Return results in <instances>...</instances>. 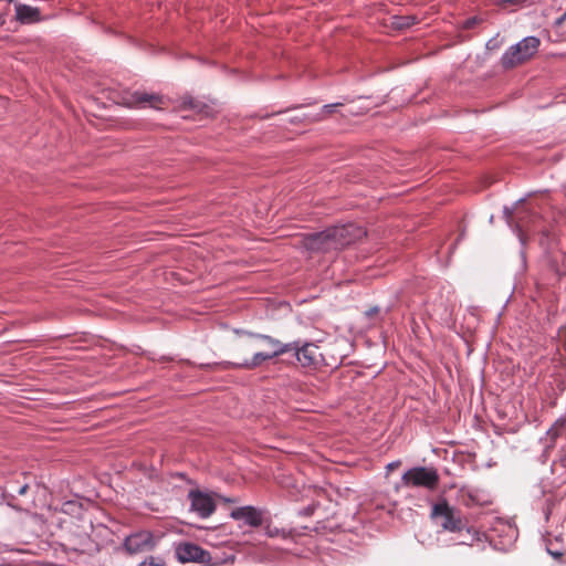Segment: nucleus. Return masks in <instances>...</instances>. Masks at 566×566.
I'll use <instances>...</instances> for the list:
<instances>
[{"instance_id": "obj_1", "label": "nucleus", "mask_w": 566, "mask_h": 566, "mask_svg": "<svg viewBox=\"0 0 566 566\" xmlns=\"http://www.w3.org/2000/svg\"><path fill=\"white\" fill-rule=\"evenodd\" d=\"M237 350L241 354V359L239 361L219 364L222 369H255L264 361L290 352H294L296 360L302 367L316 368L322 358L319 348L314 343L302 344L300 340H296L283 344L270 335L256 333H245V337L238 343Z\"/></svg>"}, {"instance_id": "obj_2", "label": "nucleus", "mask_w": 566, "mask_h": 566, "mask_svg": "<svg viewBox=\"0 0 566 566\" xmlns=\"http://www.w3.org/2000/svg\"><path fill=\"white\" fill-rule=\"evenodd\" d=\"M510 222H514L522 244L526 243L531 234L546 233V226L536 207L524 201L516 206L513 216L510 217Z\"/></svg>"}, {"instance_id": "obj_3", "label": "nucleus", "mask_w": 566, "mask_h": 566, "mask_svg": "<svg viewBox=\"0 0 566 566\" xmlns=\"http://www.w3.org/2000/svg\"><path fill=\"white\" fill-rule=\"evenodd\" d=\"M282 485L286 488L292 501L308 502V504L300 512L304 516L313 515L318 509H321V506L324 505V502H331L328 494L322 488L305 484L300 485L297 483L289 484L283 482Z\"/></svg>"}, {"instance_id": "obj_4", "label": "nucleus", "mask_w": 566, "mask_h": 566, "mask_svg": "<svg viewBox=\"0 0 566 566\" xmlns=\"http://www.w3.org/2000/svg\"><path fill=\"white\" fill-rule=\"evenodd\" d=\"M541 40L536 36H526L518 43L511 45L501 57V65L505 70L514 69L530 61L538 51Z\"/></svg>"}, {"instance_id": "obj_5", "label": "nucleus", "mask_w": 566, "mask_h": 566, "mask_svg": "<svg viewBox=\"0 0 566 566\" xmlns=\"http://www.w3.org/2000/svg\"><path fill=\"white\" fill-rule=\"evenodd\" d=\"M430 516L448 532H461L465 527L461 512L451 506L444 499L432 505Z\"/></svg>"}, {"instance_id": "obj_6", "label": "nucleus", "mask_w": 566, "mask_h": 566, "mask_svg": "<svg viewBox=\"0 0 566 566\" xmlns=\"http://www.w3.org/2000/svg\"><path fill=\"white\" fill-rule=\"evenodd\" d=\"M401 482L407 488H424L433 491L438 488L440 476L432 467H415L402 474Z\"/></svg>"}, {"instance_id": "obj_7", "label": "nucleus", "mask_w": 566, "mask_h": 566, "mask_svg": "<svg viewBox=\"0 0 566 566\" xmlns=\"http://www.w3.org/2000/svg\"><path fill=\"white\" fill-rule=\"evenodd\" d=\"M188 501L190 502V511L201 518L210 517L217 509L213 496L199 489H192L188 492Z\"/></svg>"}, {"instance_id": "obj_8", "label": "nucleus", "mask_w": 566, "mask_h": 566, "mask_svg": "<svg viewBox=\"0 0 566 566\" xmlns=\"http://www.w3.org/2000/svg\"><path fill=\"white\" fill-rule=\"evenodd\" d=\"M335 250L349 245L366 235V231L358 226L347 224L331 228Z\"/></svg>"}, {"instance_id": "obj_9", "label": "nucleus", "mask_w": 566, "mask_h": 566, "mask_svg": "<svg viewBox=\"0 0 566 566\" xmlns=\"http://www.w3.org/2000/svg\"><path fill=\"white\" fill-rule=\"evenodd\" d=\"M124 99L127 106L137 108L151 107L160 109L165 105L164 96L144 91L127 93Z\"/></svg>"}, {"instance_id": "obj_10", "label": "nucleus", "mask_w": 566, "mask_h": 566, "mask_svg": "<svg viewBox=\"0 0 566 566\" xmlns=\"http://www.w3.org/2000/svg\"><path fill=\"white\" fill-rule=\"evenodd\" d=\"M302 242L310 251L328 252L335 250L331 228L322 232L306 234Z\"/></svg>"}, {"instance_id": "obj_11", "label": "nucleus", "mask_w": 566, "mask_h": 566, "mask_svg": "<svg viewBox=\"0 0 566 566\" xmlns=\"http://www.w3.org/2000/svg\"><path fill=\"white\" fill-rule=\"evenodd\" d=\"M155 544L153 534L148 531H142L127 536L124 546L130 554H138L153 549Z\"/></svg>"}, {"instance_id": "obj_12", "label": "nucleus", "mask_w": 566, "mask_h": 566, "mask_svg": "<svg viewBox=\"0 0 566 566\" xmlns=\"http://www.w3.org/2000/svg\"><path fill=\"white\" fill-rule=\"evenodd\" d=\"M178 558L182 563H207L210 560V554L192 543H185L177 548Z\"/></svg>"}, {"instance_id": "obj_13", "label": "nucleus", "mask_w": 566, "mask_h": 566, "mask_svg": "<svg viewBox=\"0 0 566 566\" xmlns=\"http://www.w3.org/2000/svg\"><path fill=\"white\" fill-rule=\"evenodd\" d=\"M263 514L262 510L248 505L232 510L230 516L237 521H244L252 527H258L263 524Z\"/></svg>"}, {"instance_id": "obj_14", "label": "nucleus", "mask_w": 566, "mask_h": 566, "mask_svg": "<svg viewBox=\"0 0 566 566\" xmlns=\"http://www.w3.org/2000/svg\"><path fill=\"white\" fill-rule=\"evenodd\" d=\"M15 18L23 24L35 23L41 20V12L38 8L21 4H15Z\"/></svg>"}, {"instance_id": "obj_15", "label": "nucleus", "mask_w": 566, "mask_h": 566, "mask_svg": "<svg viewBox=\"0 0 566 566\" xmlns=\"http://www.w3.org/2000/svg\"><path fill=\"white\" fill-rule=\"evenodd\" d=\"M139 566H167V564L160 557L148 556L139 564Z\"/></svg>"}, {"instance_id": "obj_16", "label": "nucleus", "mask_w": 566, "mask_h": 566, "mask_svg": "<svg viewBox=\"0 0 566 566\" xmlns=\"http://www.w3.org/2000/svg\"><path fill=\"white\" fill-rule=\"evenodd\" d=\"M338 106H342V104L339 103H336V104H329V105H325L322 111H321V116L319 118H326L329 114H332L336 107Z\"/></svg>"}, {"instance_id": "obj_17", "label": "nucleus", "mask_w": 566, "mask_h": 566, "mask_svg": "<svg viewBox=\"0 0 566 566\" xmlns=\"http://www.w3.org/2000/svg\"><path fill=\"white\" fill-rule=\"evenodd\" d=\"M184 105L188 106L189 108L196 109L199 107V102H197L196 99L190 97V98L184 101Z\"/></svg>"}, {"instance_id": "obj_18", "label": "nucleus", "mask_w": 566, "mask_h": 566, "mask_svg": "<svg viewBox=\"0 0 566 566\" xmlns=\"http://www.w3.org/2000/svg\"><path fill=\"white\" fill-rule=\"evenodd\" d=\"M402 20H403V21H401V22L397 23V25H398L399 28L409 27V25H411V24H413V23H415V18H410V17H408V18H402Z\"/></svg>"}, {"instance_id": "obj_19", "label": "nucleus", "mask_w": 566, "mask_h": 566, "mask_svg": "<svg viewBox=\"0 0 566 566\" xmlns=\"http://www.w3.org/2000/svg\"><path fill=\"white\" fill-rule=\"evenodd\" d=\"M399 465H400V461H395V462H390L389 464H387L386 469L388 472H391V471L396 470Z\"/></svg>"}, {"instance_id": "obj_20", "label": "nucleus", "mask_w": 566, "mask_h": 566, "mask_svg": "<svg viewBox=\"0 0 566 566\" xmlns=\"http://www.w3.org/2000/svg\"><path fill=\"white\" fill-rule=\"evenodd\" d=\"M547 551L555 558H560L564 555V553L559 551H552L551 548H548Z\"/></svg>"}, {"instance_id": "obj_21", "label": "nucleus", "mask_w": 566, "mask_h": 566, "mask_svg": "<svg viewBox=\"0 0 566 566\" xmlns=\"http://www.w3.org/2000/svg\"><path fill=\"white\" fill-rule=\"evenodd\" d=\"M27 490H28V485H23L19 489L18 493L20 495H24L27 493Z\"/></svg>"}, {"instance_id": "obj_22", "label": "nucleus", "mask_w": 566, "mask_h": 566, "mask_svg": "<svg viewBox=\"0 0 566 566\" xmlns=\"http://www.w3.org/2000/svg\"><path fill=\"white\" fill-rule=\"evenodd\" d=\"M566 19V12L556 21L557 24H562Z\"/></svg>"}, {"instance_id": "obj_23", "label": "nucleus", "mask_w": 566, "mask_h": 566, "mask_svg": "<svg viewBox=\"0 0 566 566\" xmlns=\"http://www.w3.org/2000/svg\"><path fill=\"white\" fill-rule=\"evenodd\" d=\"M259 350L268 352V350H269V347H268V345H266V344H262Z\"/></svg>"}, {"instance_id": "obj_24", "label": "nucleus", "mask_w": 566, "mask_h": 566, "mask_svg": "<svg viewBox=\"0 0 566 566\" xmlns=\"http://www.w3.org/2000/svg\"><path fill=\"white\" fill-rule=\"evenodd\" d=\"M505 2H509L511 4H515V3H518L521 2L522 0H504Z\"/></svg>"}, {"instance_id": "obj_25", "label": "nucleus", "mask_w": 566, "mask_h": 566, "mask_svg": "<svg viewBox=\"0 0 566 566\" xmlns=\"http://www.w3.org/2000/svg\"><path fill=\"white\" fill-rule=\"evenodd\" d=\"M327 502H324V504H326ZM322 507H324V510H327V506L323 505Z\"/></svg>"}]
</instances>
